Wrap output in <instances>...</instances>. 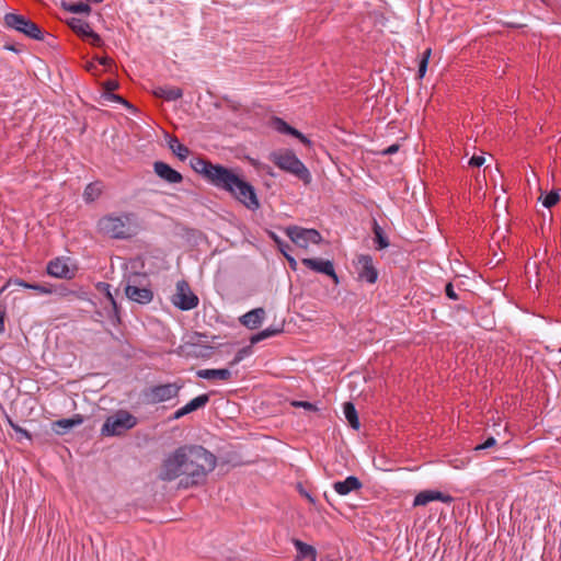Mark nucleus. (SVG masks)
<instances>
[{
  "label": "nucleus",
  "instance_id": "1",
  "mask_svg": "<svg viewBox=\"0 0 561 561\" xmlns=\"http://www.w3.org/2000/svg\"><path fill=\"white\" fill-rule=\"evenodd\" d=\"M217 465L216 456L201 445H184L176 448L162 462L159 479L173 481L183 476L179 486L188 489L204 484Z\"/></svg>",
  "mask_w": 561,
  "mask_h": 561
},
{
  "label": "nucleus",
  "instance_id": "2",
  "mask_svg": "<svg viewBox=\"0 0 561 561\" xmlns=\"http://www.w3.org/2000/svg\"><path fill=\"white\" fill-rule=\"evenodd\" d=\"M99 231L112 239L127 240L139 231L137 215L134 213L108 214L100 218Z\"/></svg>",
  "mask_w": 561,
  "mask_h": 561
},
{
  "label": "nucleus",
  "instance_id": "3",
  "mask_svg": "<svg viewBox=\"0 0 561 561\" xmlns=\"http://www.w3.org/2000/svg\"><path fill=\"white\" fill-rule=\"evenodd\" d=\"M218 187L231 193L248 209L256 210L260 207L254 187L229 169L218 183Z\"/></svg>",
  "mask_w": 561,
  "mask_h": 561
},
{
  "label": "nucleus",
  "instance_id": "4",
  "mask_svg": "<svg viewBox=\"0 0 561 561\" xmlns=\"http://www.w3.org/2000/svg\"><path fill=\"white\" fill-rule=\"evenodd\" d=\"M270 161L279 170L294 175L305 185L312 181L311 173L305 163L290 149H280L270 153Z\"/></svg>",
  "mask_w": 561,
  "mask_h": 561
},
{
  "label": "nucleus",
  "instance_id": "5",
  "mask_svg": "<svg viewBox=\"0 0 561 561\" xmlns=\"http://www.w3.org/2000/svg\"><path fill=\"white\" fill-rule=\"evenodd\" d=\"M137 425V417L125 410H118L108 416L102 428L103 436H121Z\"/></svg>",
  "mask_w": 561,
  "mask_h": 561
},
{
  "label": "nucleus",
  "instance_id": "6",
  "mask_svg": "<svg viewBox=\"0 0 561 561\" xmlns=\"http://www.w3.org/2000/svg\"><path fill=\"white\" fill-rule=\"evenodd\" d=\"M3 20L8 28L20 32L32 39H44V31L36 23L22 14L7 13Z\"/></svg>",
  "mask_w": 561,
  "mask_h": 561
},
{
  "label": "nucleus",
  "instance_id": "7",
  "mask_svg": "<svg viewBox=\"0 0 561 561\" xmlns=\"http://www.w3.org/2000/svg\"><path fill=\"white\" fill-rule=\"evenodd\" d=\"M182 380L154 385L145 391V398L149 403L156 404L176 398L183 388Z\"/></svg>",
  "mask_w": 561,
  "mask_h": 561
},
{
  "label": "nucleus",
  "instance_id": "8",
  "mask_svg": "<svg viewBox=\"0 0 561 561\" xmlns=\"http://www.w3.org/2000/svg\"><path fill=\"white\" fill-rule=\"evenodd\" d=\"M191 167L196 173L202 174L208 182L217 187L218 183H220L228 171V168L221 164H213L209 160L202 157H194L191 160Z\"/></svg>",
  "mask_w": 561,
  "mask_h": 561
},
{
  "label": "nucleus",
  "instance_id": "9",
  "mask_svg": "<svg viewBox=\"0 0 561 561\" xmlns=\"http://www.w3.org/2000/svg\"><path fill=\"white\" fill-rule=\"evenodd\" d=\"M286 236L297 247L307 249L309 243L320 244L322 242V236L317 229H308L299 226H289L285 230Z\"/></svg>",
  "mask_w": 561,
  "mask_h": 561
},
{
  "label": "nucleus",
  "instance_id": "10",
  "mask_svg": "<svg viewBox=\"0 0 561 561\" xmlns=\"http://www.w3.org/2000/svg\"><path fill=\"white\" fill-rule=\"evenodd\" d=\"M198 297L192 291L188 283L184 279L176 283V291L172 297V302L181 310H191L197 307Z\"/></svg>",
  "mask_w": 561,
  "mask_h": 561
},
{
  "label": "nucleus",
  "instance_id": "11",
  "mask_svg": "<svg viewBox=\"0 0 561 561\" xmlns=\"http://www.w3.org/2000/svg\"><path fill=\"white\" fill-rule=\"evenodd\" d=\"M358 279L368 284H375L378 279V271L369 254H360L355 261Z\"/></svg>",
  "mask_w": 561,
  "mask_h": 561
},
{
  "label": "nucleus",
  "instance_id": "12",
  "mask_svg": "<svg viewBox=\"0 0 561 561\" xmlns=\"http://www.w3.org/2000/svg\"><path fill=\"white\" fill-rule=\"evenodd\" d=\"M301 263L307 268L324 274L329 276L335 285L340 284V277L335 273L334 264L330 260H323V259H314V257H306L301 260Z\"/></svg>",
  "mask_w": 561,
  "mask_h": 561
},
{
  "label": "nucleus",
  "instance_id": "13",
  "mask_svg": "<svg viewBox=\"0 0 561 561\" xmlns=\"http://www.w3.org/2000/svg\"><path fill=\"white\" fill-rule=\"evenodd\" d=\"M46 272L48 275L61 279H71L75 276L73 271L70 270L66 260L56 257L47 263Z\"/></svg>",
  "mask_w": 561,
  "mask_h": 561
},
{
  "label": "nucleus",
  "instance_id": "14",
  "mask_svg": "<svg viewBox=\"0 0 561 561\" xmlns=\"http://www.w3.org/2000/svg\"><path fill=\"white\" fill-rule=\"evenodd\" d=\"M153 171L160 179L170 184H178L183 181L182 174L163 161H156Z\"/></svg>",
  "mask_w": 561,
  "mask_h": 561
},
{
  "label": "nucleus",
  "instance_id": "15",
  "mask_svg": "<svg viewBox=\"0 0 561 561\" xmlns=\"http://www.w3.org/2000/svg\"><path fill=\"white\" fill-rule=\"evenodd\" d=\"M125 294L128 299L141 305L149 304L153 298V293L151 289L133 285L129 282L125 286Z\"/></svg>",
  "mask_w": 561,
  "mask_h": 561
},
{
  "label": "nucleus",
  "instance_id": "16",
  "mask_svg": "<svg viewBox=\"0 0 561 561\" xmlns=\"http://www.w3.org/2000/svg\"><path fill=\"white\" fill-rule=\"evenodd\" d=\"M265 318V310L264 308H255L250 310L249 312L244 313L242 317H240V322L242 325L250 330L257 329L263 320Z\"/></svg>",
  "mask_w": 561,
  "mask_h": 561
},
{
  "label": "nucleus",
  "instance_id": "17",
  "mask_svg": "<svg viewBox=\"0 0 561 561\" xmlns=\"http://www.w3.org/2000/svg\"><path fill=\"white\" fill-rule=\"evenodd\" d=\"M100 285L102 287H104V289L106 290V297H107V300H108V304H110V307L106 308V317H107L108 321L114 327H117V325L121 324V309H119V306L117 305L116 300L114 299V297L112 296V294L110 291V285L106 284V283H101Z\"/></svg>",
  "mask_w": 561,
  "mask_h": 561
},
{
  "label": "nucleus",
  "instance_id": "18",
  "mask_svg": "<svg viewBox=\"0 0 561 561\" xmlns=\"http://www.w3.org/2000/svg\"><path fill=\"white\" fill-rule=\"evenodd\" d=\"M362 488V481L355 476H350L343 481H336L333 483L334 491L340 495H347L353 491L360 490Z\"/></svg>",
  "mask_w": 561,
  "mask_h": 561
},
{
  "label": "nucleus",
  "instance_id": "19",
  "mask_svg": "<svg viewBox=\"0 0 561 561\" xmlns=\"http://www.w3.org/2000/svg\"><path fill=\"white\" fill-rule=\"evenodd\" d=\"M84 422V417L81 414H75L70 419L57 420L53 423V430L56 434L62 435L70 428L81 425Z\"/></svg>",
  "mask_w": 561,
  "mask_h": 561
},
{
  "label": "nucleus",
  "instance_id": "20",
  "mask_svg": "<svg viewBox=\"0 0 561 561\" xmlns=\"http://www.w3.org/2000/svg\"><path fill=\"white\" fill-rule=\"evenodd\" d=\"M197 377L202 379L207 380H222L228 381L231 379L232 374L228 368H220V369H199L196 373Z\"/></svg>",
  "mask_w": 561,
  "mask_h": 561
},
{
  "label": "nucleus",
  "instance_id": "21",
  "mask_svg": "<svg viewBox=\"0 0 561 561\" xmlns=\"http://www.w3.org/2000/svg\"><path fill=\"white\" fill-rule=\"evenodd\" d=\"M294 546L297 551L296 560L301 561L305 559H309L310 561H316L317 559V550L314 547L299 540L294 539Z\"/></svg>",
  "mask_w": 561,
  "mask_h": 561
},
{
  "label": "nucleus",
  "instance_id": "22",
  "mask_svg": "<svg viewBox=\"0 0 561 561\" xmlns=\"http://www.w3.org/2000/svg\"><path fill=\"white\" fill-rule=\"evenodd\" d=\"M154 96L164 101H176L183 96V90L178 87H158L153 91Z\"/></svg>",
  "mask_w": 561,
  "mask_h": 561
},
{
  "label": "nucleus",
  "instance_id": "23",
  "mask_svg": "<svg viewBox=\"0 0 561 561\" xmlns=\"http://www.w3.org/2000/svg\"><path fill=\"white\" fill-rule=\"evenodd\" d=\"M11 283L22 286L24 288L32 289L39 295H48V293H49V284H36V283L32 284V283H27L20 278H15L14 280L9 279L8 283L1 288L0 293H2L8 287V285H10Z\"/></svg>",
  "mask_w": 561,
  "mask_h": 561
},
{
  "label": "nucleus",
  "instance_id": "24",
  "mask_svg": "<svg viewBox=\"0 0 561 561\" xmlns=\"http://www.w3.org/2000/svg\"><path fill=\"white\" fill-rule=\"evenodd\" d=\"M168 145H169V148L170 150L181 160V161H184L188 154H190V149L180 142L179 138L176 136H172L170 137V139L168 140Z\"/></svg>",
  "mask_w": 561,
  "mask_h": 561
},
{
  "label": "nucleus",
  "instance_id": "25",
  "mask_svg": "<svg viewBox=\"0 0 561 561\" xmlns=\"http://www.w3.org/2000/svg\"><path fill=\"white\" fill-rule=\"evenodd\" d=\"M343 412L345 415V419L347 420L350 426L354 430H358L360 426L358 414L356 411L355 405L352 402H345L343 404Z\"/></svg>",
  "mask_w": 561,
  "mask_h": 561
},
{
  "label": "nucleus",
  "instance_id": "26",
  "mask_svg": "<svg viewBox=\"0 0 561 561\" xmlns=\"http://www.w3.org/2000/svg\"><path fill=\"white\" fill-rule=\"evenodd\" d=\"M68 25L70 28L81 36L83 39L87 37L89 32L92 30L90 24L87 21H83L81 19L72 18L68 21Z\"/></svg>",
  "mask_w": 561,
  "mask_h": 561
},
{
  "label": "nucleus",
  "instance_id": "27",
  "mask_svg": "<svg viewBox=\"0 0 561 561\" xmlns=\"http://www.w3.org/2000/svg\"><path fill=\"white\" fill-rule=\"evenodd\" d=\"M373 232L376 249L382 250L389 247V240L376 220H374Z\"/></svg>",
  "mask_w": 561,
  "mask_h": 561
},
{
  "label": "nucleus",
  "instance_id": "28",
  "mask_svg": "<svg viewBox=\"0 0 561 561\" xmlns=\"http://www.w3.org/2000/svg\"><path fill=\"white\" fill-rule=\"evenodd\" d=\"M102 194V186L100 182L89 183L83 192V198L85 202L91 203L100 197Z\"/></svg>",
  "mask_w": 561,
  "mask_h": 561
},
{
  "label": "nucleus",
  "instance_id": "29",
  "mask_svg": "<svg viewBox=\"0 0 561 561\" xmlns=\"http://www.w3.org/2000/svg\"><path fill=\"white\" fill-rule=\"evenodd\" d=\"M61 8L68 12L76 13V14H90L91 13V7L88 3L84 2H66L64 1L61 3Z\"/></svg>",
  "mask_w": 561,
  "mask_h": 561
},
{
  "label": "nucleus",
  "instance_id": "30",
  "mask_svg": "<svg viewBox=\"0 0 561 561\" xmlns=\"http://www.w3.org/2000/svg\"><path fill=\"white\" fill-rule=\"evenodd\" d=\"M209 399H210L209 394L204 393V394H201V396L192 399L184 407H185L187 413L190 414L198 409H203L204 407H206V404L209 402Z\"/></svg>",
  "mask_w": 561,
  "mask_h": 561
},
{
  "label": "nucleus",
  "instance_id": "31",
  "mask_svg": "<svg viewBox=\"0 0 561 561\" xmlns=\"http://www.w3.org/2000/svg\"><path fill=\"white\" fill-rule=\"evenodd\" d=\"M282 331H283L282 328H267V329L262 330L259 333L254 334L250 339V342H251V344L259 343V342H261V341H263L265 339H268V337H272V336H275V335L279 334Z\"/></svg>",
  "mask_w": 561,
  "mask_h": 561
},
{
  "label": "nucleus",
  "instance_id": "32",
  "mask_svg": "<svg viewBox=\"0 0 561 561\" xmlns=\"http://www.w3.org/2000/svg\"><path fill=\"white\" fill-rule=\"evenodd\" d=\"M48 295H55L59 298H66L71 295H75V291L69 289L65 284H49V293Z\"/></svg>",
  "mask_w": 561,
  "mask_h": 561
},
{
  "label": "nucleus",
  "instance_id": "33",
  "mask_svg": "<svg viewBox=\"0 0 561 561\" xmlns=\"http://www.w3.org/2000/svg\"><path fill=\"white\" fill-rule=\"evenodd\" d=\"M253 352V348H252V344L251 345H248V346H244L242 348H240L234 357L232 358V360L229 363V366L230 367H233L236 365H238L240 362H242L245 357L250 356Z\"/></svg>",
  "mask_w": 561,
  "mask_h": 561
},
{
  "label": "nucleus",
  "instance_id": "34",
  "mask_svg": "<svg viewBox=\"0 0 561 561\" xmlns=\"http://www.w3.org/2000/svg\"><path fill=\"white\" fill-rule=\"evenodd\" d=\"M431 48H427L423 51L422 54V58L419 62V69H417V77L420 79H422L425 73H426V70H427V65H428V60H430V57H431Z\"/></svg>",
  "mask_w": 561,
  "mask_h": 561
},
{
  "label": "nucleus",
  "instance_id": "35",
  "mask_svg": "<svg viewBox=\"0 0 561 561\" xmlns=\"http://www.w3.org/2000/svg\"><path fill=\"white\" fill-rule=\"evenodd\" d=\"M432 501L431 490H425L416 494L413 501V506H425Z\"/></svg>",
  "mask_w": 561,
  "mask_h": 561
},
{
  "label": "nucleus",
  "instance_id": "36",
  "mask_svg": "<svg viewBox=\"0 0 561 561\" xmlns=\"http://www.w3.org/2000/svg\"><path fill=\"white\" fill-rule=\"evenodd\" d=\"M560 199V195L557 191L547 193L542 199V204L546 208L553 207Z\"/></svg>",
  "mask_w": 561,
  "mask_h": 561
},
{
  "label": "nucleus",
  "instance_id": "37",
  "mask_svg": "<svg viewBox=\"0 0 561 561\" xmlns=\"http://www.w3.org/2000/svg\"><path fill=\"white\" fill-rule=\"evenodd\" d=\"M10 426L14 430V432L19 435L18 440L21 442L23 438L27 440H32V434L25 428L21 427L16 423H13L11 420L9 421Z\"/></svg>",
  "mask_w": 561,
  "mask_h": 561
},
{
  "label": "nucleus",
  "instance_id": "38",
  "mask_svg": "<svg viewBox=\"0 0 561 561\" xmlns=\"http://www.w3.org/2000/svg\"><path fill=\"white\" fill-rule=\"evenodd\" d=\"M273 126L274 128L282 134H288L290 131V125L287 124L283 118L274 117L273 118Z\"/></svg>",
  "mask_w": 561,
  "mask_h": 561
},
{
  "label": "nucleus",
  "instance_id": "39",
  "mask_svg": "<svg viewBox=\"0 0 561 561\" xmlns=\"http://www.w3.org/2000/svg\"><path fill=\"white\" fill-rule=\"evenodd\" d=\"M431 495L433 501H440L443 503H451L454 501V497L449 494H445L440 491L431 490Z\"/></svg>",
  "mask_w": 561,
  "mask_h": 561
},
{
  "label": "nucleus",
  "instance_id": "40",
  "mask_svg": "<svg viewBox=\"0 0 561 561\" xmlns=\"http://www.w3.org/2000/svg\"><path fill=\"white\" fill-rule=\"evenodd\" d=\"M84 39L89 41L90 44L94 47H101L104 44L101 36L98 33H95L93 30H91L89 32V34L87 35V37Z\"/></svg>",
  "mask_w": 561,
  "mask_h": 561
},
{
  "label": "nucleus",
  "instance_id": "41",
  "mask_svg": "<svg viewBox=\"0 0 561 561\" xmlns=\"http://www.w3.org/2000/svg\"><path fill=\"white\" fill-rule=\"evenodd\" d=\"M287 135H290L297 139H299L305 146L310 147L311 140L307 138L302 133H300L298 129L290 127V131H288Z\"/></svg>",
  "mask_w": 561,
  "mask_h": 561
},
{
  "label": "nucleus",
  "instance_id": "42",
  "mask_svg": "<svg viewBox=\"0 0 561 561\" xmlns=\"http://www.w3.org/2000/svg\"><path fill=\"white\" fill-rule=\"evenodd\" d=\"M222 101L226 103L227 107L230 111H232L234 113H238L241 111V107H242L241 103L230 99L229 96H227V95L222 96Z\"/></svg>",
  "mask_w": 561,
  "mask_h": 561
},
{
  "label": "nucleus",
  "instance_id": "43",
  "mask_svg": "<svg viewBox=\"0 0 561 561\" xmlns=\"http://www.w3.org/2000/svg\"><path fill=\"white\" fill-rule=\"evenodd\" d=\"M496 445V439L493 436L488 437L482 444L477 445L473 449L476 451L484 450Z\"/></svg>",
  "mask_w": 561,
  "mask_h": 561
},
{
  "label": "nucleus",
  "instance_id": "44",
  "mask_svg": "<svg viewBox=\"0 0 561 561\" xmlns=\"http://www.w3.org/2000/svg\"><path fill=\"white\" fill-rule=\"evenodd\" d=\"M5 318L7 308L2 304H0V334H3L5 331Z\"/></svg>",
  "mask_w": 561,
  "mask_h": 561
},
{
  "label": "nucleus",
  "instance_id": "45",
  "mask_svg": "<svg viewBox=\"0 0 561 561\" xmlns=\"http://www.w3.org/2000/svg\"><path fill=\"white\" fill-rule=\"evenodd\" d=\"M445 294L451 300H458L459 296L454 289L453 283H447L445 286Z\"/></svg>",
  "mask_w": 561,
  "mask_h": 561
},
{
  "label": "nucleus",
  "instance_id": "46",
  "mask_svg": "<svg viewBox=\"0 0 561 561\" xmlns=\"http://www.w3.org/2000/svg\"><path fill=\"white\" fill-rule=\"evenodd\" d=\"M105 98L110 101H114V102H117V103H122L126 106H130V104L121 95L118 94H115V93H105Z\"/></svg>",
  "mask_w": 561,
  "mask_h": 561
},
{
  "label": "nucleus",
  "instance_id": "47",
  "mask_svg": "<svg viewBox=\"0 0 561 561\" xmlns=\"http://www.w3.org/2000/svg\"><path fill=\"white\" fill-rule=\"evenodd\" d=\"M118 82L116 80H107L103 83V88L105 93H113L118 88Z\"/></svg>",
  "mask_w": 561,
  "mask_h": 561
},
{
  "label": "nucleus",
  "instance_id": "48",
  "mask_svg": "<svg viewBox=\"0 0 561 561\" xmlns=\"http://www.w3.org/2000/svg\"><path fill=\"white\" fill-rule=\"evenodd\" d=\"M485 159L482 156H472L469 160V165L471 167H481L484 163Z\"/></svg>",
  "mask_w": 561,
  "mask_h": 561
},
{
  "label": "nucleus",
  "instance_id": "49",
  "mask_svg": "<svg viewBox=\"0 0 561 561\" xmlns=\"http://www.w3.org/2000/svg\"><path fill=\"white\" fill-rule=\"evenodd\" d=\"M294 405L301 407V408H304L306 410H309V411H318V408L313 403L308 402V401L294 402Z\"/></svg>",
  "mask_w": 561,
  "mask_h": 561
},
{
  "label": "nucleus",
  "instance_id": "50",
  "mask_svg": "<svg viewBox=\"0 0 561 561\" xmlns=\"http://www.w3.org/2000/svg\"><path fill=\"white\" fill-rule=\"evenodd\" d=\"M96 61L99 65L104 66L105 68H110L113 64V59L110 57H96Z\"/></svg>",
  "mask_w": 561,
  "mask_h": 561
},
{
  "label": "nucleus",
  "instance_id": "51",
  "mask_svg": "<svg viewBox=\"0 0 561 561\" xmlns=\"http://www.w3.org/2000/svg\"><path fill=\"white\" fill-rule=\"evenodd\" d=\"M298 488H299V493H300L302 496H305V497L309 501V503H311V504H316V499H314V497H313L309 492H307L306 490H304L300 483L298 484Z\"/></svg>",
  "mask_w": 561,
  "mask_h": 561
},
{
  "label": "nucleus",
  "instance_id": "52",
  "mask_svg": "<svg viewBox=\"0 0 561 561\" xmlns=\"http://www.w3.org/2000/svg\"><path fill=\"white\" fill-rule=\"evenodd\" d=\"M186 414H188V413H187L185 407H182L173 413V415L171 416V420H179V419L185 416Z\"/></svg>",
  "mask_w": 561,
  "mask_h": 561
},
{
  "label": "nucleus",
  "instance_id": "53",
  "mask_svg": "<svg viewBox=\"0 0 561 561\" xmlns=\"http://www.w3.org/2000/svg\"><path fill=\"white\" fill-rule=\"evenodd\" d=\"M399 148L400 147L398 144H393V145L389 146L388 148H386L385 150H382L381 153L385 156L393 154L399 150Z\"/></svg>",
  "mask_w": 561,
  "mask_h": 561
},
{
  "label": "nucleus",
  "instance_id": "54",
  "mask_svg": "<svg viewBox=\"0 0 561 561\" xmlns=\"http://www.w3.org/2000/svg\"><path fill=\"white\" fill-rule=\"evenodd\" d=\"M85 70L93 73V75H96V71H98V65L95 61H88L85 64Z\"/></svg>",
  "mask_w": 561,
  "mask_h": 561
},
{
  "label": "nucleus",
  "instance_id": "55",
  "mask_svg": "<svg viewBox=\"0 0 561 561\" xmlns=\"http://www.w3.org/2000/svg\"><path fill=\"white\" fill-rule=\"evenodd\" d=\"M278 248H279L280 252H282L285 256H286V255H288V254L286 253V249H289V245H288V244L283 243V245H279Z\"/></svg>",
  "mask_w": 561,
  "mask_h": 561
},
{
  "label": "nucleus",
  "instance_id": "56",
  "mask_svg": "<svg viewBox=\"0 0 561 561\" xmlns=\"http://www.w3.org/2000/svg\"><path fill=\"white\" fill-rule=\"evenodd\" d=\"M286 259L288 260L289 264L291 267H294L296 265V261L294 257L289 256V255H286Z\"/></svg>",
  "mask_w": 561,
  "mask_h": 561
},
{
  "label": "nucleus",
  "instance_id": "57",
  "mask_svg": "<svg viewBox=\"0 0 561 561\" xmlns=\"http://www.w3.org/2000/svg\"><path fill=\"white\" fill-rule=\"evenodd\" d=\"M272 238L278 244V247L283 245V242L279 240V238L275 233H272Z\"/></svg>",
  "mask_w": 561,
  "mask_h": 561
},
{
  "label": "nucleus",
  "instance_id": "58",
  "mask_svg": "<svg viewBox=\"0 0 561 561\" xmlns=\"http://www.w3.org/2000/svg\"><path fill=\"white\" fill-rule=\"evenodd\" d=\"M4 48L12 51H19L14 45H5Z\"/></svg>",
  "mask_w": 561,
  "mask_h": 561
}]
</instances>
